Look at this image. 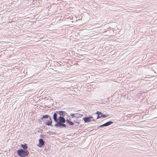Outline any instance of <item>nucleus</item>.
<instances>
[{
	"label": "nucleus",
	"instance_id": "nucleus-1",
	"mask_svg": "<svg viewBox=\"0 0 157 157\" xmlns=\"http://www.w3.org/2000/svg\"><path fill=\"white\" fill-rule=\"evenodd\" d=\"M56 114L54 113L53 115V118L54 121L56 122L55 124V126L56 127H58L59 128H65L66 127V125L64 124V123L58 122L57 118H56Z\"/></svg>",
	"mask_w": 157,
	"mask_h": 157
},
{
	"label": "nucleus",
	"instance_id": "nucleus-2",
	"mask_svg": "<svg viewBox=\"0 0 157 157\" xmlns=\"http://www.w3.org/2000/svg\"><path fill=\"white\" fill-rule=\"evenodd\" d=\"M17 153L18 155L21 157H25L29 154V151L27 150H24L23 149L18 150Z\"/></svg>",
	"mask_w": 157,
	"mask_h": 157
},
{
	"label": "nucleus",
	"instance_id": "nucleus-3",
	"mask_svg": "<svg viewBox=\"0 0 157 157\" xmlns=\"http://www.w3.org/2000/svg\"><path fill=\"white\" fill-rule=\"evenodd\" d=\"M54 113L56 114V118H57L58 115H59L61 117H64L67 114V113L64 111H56Z\"/></svg>",
	"mask_w": 157,
	"mask_h": 157
},
{
	"label": "nucleus",
	"instance_id": "nucleus-4",
	"mask_svg": "<svg viewBox=\"0 0 157 157\" xmlns=\"http://www.w3.org/2000/svg\"><path fill=\"white\" fill-rule=\"evenodd\" d=\"M52 119L51 117H50L45 121V123L46 125L48 126H52Z\"/></svg>",
	"mask_w": 157,
	"mask_h": 157
},
{
	"label": "nucleus",
	"instance_id": "nucleus-5",
	"mask_svg": "<svg viewBox=\"0 0 157 157\" xmlns=\"http://www.w3.org/2000/svg\"><path fill=\"white\" fill-rule=\"evenodd\" d=\"M39 144L37 145V146L40 147H41L44 145V142L42 139H39Z\"/></svg>",
	"mask_w": 157,
	"mask_h": 157
},
{
	"label": "nucleus",
	"instance_id": "nucleus-6",
	"mask_svg": "<svg viewBox=\"0 0 157 157\" xmlns=\"http://www.w3.org/2000/svg\"><path fill=\"white\" fill-rule=\"evenodd\" d=\"M92 116H90L89 117H85L83 118V119L84 121L85 122H90L91 121V120L90 119L93 118Z\"/></svg>",
	"mask_w": 157,
	"mask_h": 157
},
{
	"label": "nucleus",
	"instance_id": "nucleus-7",
	"mask_svg": "<svg viewBox=\"0 0 157 157\" xmlns=\"http://www.w3.org/2000/svg\"><path fill=\"white\" fill-rule=\"evenodd\" d=\"M57 120L58 122H61V123H65L66 121L64 117H59L58 118H57Z\"/></svg>",
	"mask_w": 157,
	"mask_h": 157
},
{
	"label": "nucleus",
	"instance_id": "nucleus-8",
	"mask_svg": "<svg viewBox=\"0 0 157 157\" xmlns=\"http://www.w3.org/2000/svg\"><path fill=\"white\" fill-rule=\"evenodd\" d=\"M71 119L70 118L69 120L68 119H67L66 121L70 125H73L74 124V123L72 122L71 121H70Z\"/></svg>",
	"mask_w": 157,
	"mask_h": 157
},
{
	"label": "nucleus",
	"instance_id": "nucleus-9",
	"mask_svg": "<svg viewBox=\"0 0 157 157\" xmlns=\"http://www.w3.org/2000/svg\"><path fill=\"white\" fill-rule=\"evenodd\" d=\"M21 146L23 149L24 150H26V149L28 147L27 145L26 144H21Z\"/></svg>",
	"mask_w": 157,
	"mask_h": 157
},
{
	"label": "nucleus",
	"instance_id": "nucleus-10",
	"mask_svg": "<svg viewBox=\"0 0 157 157\" xmlns=\"http://www.w3.org/2000/svg\"><path fill=\"white\" fill-rule=\"evenodd\" d=\"M113 123V121H109L105 123L104 125H105V126H107L112 124Z\"/></svg>",
	"mask_w": 157,
	"mask_h": 157
},
{
	"label": "nucleus",
	"instance_id": "nucleus-11",
	"mask_svg": "<svg viewBox=\"0 0 157 157\" xmlns=\"http://www.w3.org/2000/svg\"><path fill=\"white\" fill-rule=\"evenodd\" d=\"M50 117V116H49L48 115H44L43 116V117H42L41 119L42 120H43L44 119H48Z\"/></svg>",
	"mask_w": 157,
	"mask_h": 157
},
{
	"label": "nucleus",
	"instance_id": "nucleus-12",
	"mask_svg": "<svg viewBox=\"0 0 157 157\" xmlns=\"http://www.w3.org/2000/svg\"><path fill=\"white\" fill-rule=\"evenodd\" d=\"M98 113H100L101 115V117L105 118L107 116V115L103 114V113H102L101 112H100L98 111Z\"/></svg>",
	"mask_w": 157,
	"mask_h": 157
},
{
	"label": "nucleus",
	"instance_id": "nucleus-13",
	"mask_svg": "<svg viewBox=\"0 0 157 157\" xmlns=\"http://www.w3.org/2000/svg\"><path fill=\"white\" fill-rule=\"evenodd\" d=\"M96 114L98 115V116L97 117V119H99L101 117V115L100 113H98V111L97 112Z\"/></svg>",
	"mask_w": 157,
	"mask_h": 157
},
{
	"label": "nucleus",
	"instance_id": "nucleus-14",
	"mask_svg": "<svg viewBox=\"0 0 157 157\" xmlns=\"http://www.w3.org/2000/svg\"><path fill=\"white\" fill-rule=\"evenodd\" d=\"M71 116L72 117V118L74 117H77L75 116V114L73 113H71L70 114Z\"/></svg>",
	"mask_w": 157,
	"mask_h": 157
},
{
	"label": "nucleus",
	"instance_id": "nucleus-15",
	"mask_svg": "<svg viewBox=\"0 0 157 157\" xmlns=\"http://www.w3.org/2000/svg\"><path fill=\"white\" fill-rule=\"evenodd\" d=\"M104 125V124H102V125H101L100 126H99V127H98V128H100V127H104V126H105V125Z\"/></svg>",
	"mask_w": 157,
	"mask_h": 157
},
{
	"label": "nucleus",
	"instance_id": "nucleus-16",
	"mask_svg": "<svg viewBox=\"0 0 157 157\" xmlns=\"http://www.w3.org/2000/svg\"><path fill=\"white\" fill-rule=\"evenodd\" d=\"M91 121H95V120L94 119H93V120H91Z\"/></svg>",
	"mask_w": 157,
	"mask_h": 157
}]
</instances>
